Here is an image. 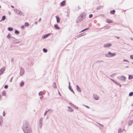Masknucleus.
Here are the masks:
<instances>
[{
	"label": "nucleus",
	"mask_w": 133,
	"mask_h": 133,
	"mask_svg": "<svg viewBox=\"0 0 133 133\" xmlns=\"http://www.w3.org/2000/svg\"><path fill=\"white\" fill-rule=\"evenodd\" d=\"M54 84H55V85H56V84H55V83H54Z\"/></svg>",
	"instance_id": "49530a36"
},
{
	"label": "nucleus",
	"mask_w": 133,
	"mask_h": 133,
	"mask_svg": "<svg viewBox=\"0 0 133 133\" xmlns=\"http://www.w3.org/2000/svg\"><path fill=\"white\" fill-rule=\"evenodd\" d=\"M43 51L45 52H46L47 51V50L45 49H43Z\"/></svg>",
	"instance_id": "b1692460"
},
{
	"label": "nucleus",
	"mask_w": 133,
	"mask_h": 133,
	"mask_svg": "<svg viewBox=\"0 0 133 133\" xmlns=\"http://www.w3.org/2000/svg\"><path fill=\"white\" fill-rule=\"evenodd\" d=\"M117 38H119V37H117Z\"/></svg>",
	"instance_id": "37998d69"
},
{
	"label": "nucleus",
	"mask_w": 133,
	"mask_h": 133,
	"mask_svg": "<svg viewBox=\"0 0 133 133\" xmlns=\"http://www.w3.org/2000/svg\"><path fill=\"white\" fill-rule=\"evenodd\" d=\"M121 131V128L119 129L118 130V132L119 133H120Z\"/></svg>",
	"instance_id": "a878e982"
},
{
	"label": "nucleus",
	"mask_w": 133,
	"mask_h": 133,
	"mask_svg": "<svg viewBox=\"0 0 133 133\" xmlns=\"http://www.w3.org/2000/svg\"><path fill=\"white\" fill-rule=\"evenodd\" d=\"M21 28L23 29H24L25 28L24 26L23 25H22L21 26Z\"/></svg>",
	"instance_id": "2f4dec72"
},
{
	"label": "nucleus",
	"mask_w": 133,
	"mask_h": 133,
	"mask_svg": "<svg viewBox=\"0 0 133 133\" xmlns=\"http://www.w3.org/2000/svg\"><path fill=\"white\" fill-rule=\"evenodd\" d=\"M92 16H93L91 14H90V15H89V18H91L92 17Z\"/></svg>",
	"instance_id": "bb28decb"
},
{
	"label": "nucleus",
	"mask_w": 133,
	"mask_h": 133,
	"mask_svg": "<svg viewBox=\"0 0 133 133\" xmlns=\"http://www.w3.org/2000/svg\"><path fill=\"white\" fill-rule=\"evenodd\" d=\"M43 94V92L42 91H40L39 93V96H42L40 97L41 99H42V95Z\"/></svg>",
	"instance_id": "6e6552de"
},
{
	"label": "nucleus",
	"mask_w": 133,
	"mask_h": 133,
	"mask_svg": "<svg viewBox=\"0 0 133 133\" xmlns=\"http://www.w3.org/2000/svg\"><path fill=\"white\" fill-rule=\"evenodd\" d=\"M5 92H3V95H5Z\"/></svg>",
	"instance_id": "72a5a7b5"
},
{
	"label": "nucleus",
	"mask_w": 133,
	"mask_h": 133,
	"mask_svg": "<svg viewBox=\"0 0 133 133\" xmlns=\"http://www.w3.org/2000/svg\"><path fill=\"white\" fill-rule=\"evenodd\" d=\"M133 95V93L132 92H130L129 94V96H132Z\"/></svg>",
	"instance_id": "5701e85b"
},
{
	"label": "nucleus",
	"mask_w": 133,
	"mask_h": 133,
	"mask_svg": "<svg viewBox=\"0 0 133 133\" xmlns=\"http://www.w3.org/2000/svg\"><path fill=\"white\" fill-rule=\"evenodd\" d=\"M116 55V54L115 53H111L110 52H109L108 53V54L106 56L108 57H111L115 56Z\"/></svg>",
	"instance_id": "7ed1b4c3"
},
{
	"label": "nucleus",
	"mask_w": 133,
	"mask_h": 133,
	"mask_svg": "<svg viewBox=\"0 0 133 133\" xmlns=\"http://www.w3.org/2000/svg\"><path fill=\"white\" fill-rule=\"evenodd\" d=\"M85 107L87 108H89V107H88V106H85Z\"/></svg>",
	"instance_id": "f704fd0d"
},
{
	"label": "nucleus",
	"mask_w": 133,
	"mask_h": 133,
	"mask_svg": "<svg viewBox=\"0 0 133 133\" xmlns=\"http://www.w3.org/2000/svg\"><path fill=\"white\" fill-rule=\"evenodd\" d=\"M132 123V120H130L128 122V124L129 125H131Z\"/></svg>",
	"instance_id": "2eb2a0df"
},
{
	"label": "nucleus",
	"mask_w": 133,
	"mask_h": 133,
	"mask_svg": "<svg viewBox=\"0 0 133 133\" xmlns=\"http://www.w3.org/2000/svg\"><path fill=\"white\" fill-rule=\"evenodd\" d=\"M115 11L114 10H113L112 11H111L110 12V13L111 14H114L115 13Z\"/></svg>",
	"instance_id": "4468645a"
},
{
	"label": "nucleus",
	"mask_w": 133,
	"mask_h": 133,
	"mask_svg": "<svg viewBox=\"0 0 133 133\" xmlns=\"http://www.w3.org/2000/svg\"><path fill=\"white\" fill-rule=\"evenodd\" d=\"M47 111H46L45 112V113H44V116H45V115H46V114H47Z\"/></svg>",
	"instance_id": "473e14b6"
},
{
	"label": "nucleus",
	"mask_w": 133,
	"mask_h": 133,
	"mask_svg": "<svg viewBox=\"0 0 133 133\" xmlns=\"http://www.w3.org/2000/svg\"><path fill=\"white\" fill-rule=\"evenodd\" d=\"M111 80H112L114 82V81L112 79H111Z\"/></svg>",
	"instance_id": "ea45409f"
},
{
	"label": "nucleus",
	"mask_w": 133,
	"mask_h": 133,
	"mask_svg": "<svg viewBox=\"0 0 133 133\" xmlns=\"http://www.w3.org/2000/svg\"><path fill=\"white\" fill-rule=\"evenodd\" d=\"M17 13L18 15H22L23 14V13L21 11H20L18 10L17 12Z\"/></svg>",
	"instance_id": "0eeeda50"
},
{
	"label": "nucleus",
	"mask_w": 133,
	"mask_h": 133,
	"mask_svg": "<svg viewBox=\"0 0 133 133\" xmlns=\"http://www.w3.org/2000/svg\"><path fill=\"white\" fill-rule=\"evenodd\" d=\"M70 90H71V91H72V92H74V91L72 89H70Z\"/></svg>",
	"instance_id": "c9c22d12"
},
{
	"label": "nucleus",
	"mask_w": 133,
	"mask_h": 133,
	"mask_svg": "<svg viewBox=\"0 0 133 133\" xmlns=\"http://www.w3.org/2000/svg\"><path fill=\"white\" fill-rule=\"evenodd\" d=\"M25 26H28L29 25V24L28 23L26 22L25 23Z\"/></svg>",
	"instance_id": "aec40b11"
},
{
	"label": "nucleus",
	"mask_w": 133,
	"mask_h": 133,
	"mask_svg": "<svg viewBox=\"0 0 133 133\" xmlns=\"http://www.w3.org/2000/svg\"><path fill=\"white\" fill-rule=\"evenodd\" d=\"M5 111H4L3 112V115L4 116H5Z\"/></svg>",
	"instance_id": "c85d7f7f"
},
{
	"label": "nucleus",
	"mask_w": 133,
	"mask_h": 133,
	"mask_svg": "<svg viewBox=\"0 0 133 133\" xmlns=\"http://www.w3.org/2000/svg\"><path fill=\"white\" fill-rule=\"evenodd\" d=\"M7 37L9 38H10L11 37V35L10 34H8L7 36Z\"/></svg>",
	"instance_id": "4be33fe9"
},
{
	"label": "nucleus",
	"mask_w": 133,
	"mask_h": 133,
	"mask_svg": "<svg viewBox=\"0 0 133 133\" xmlns=\"http://www.w3.org/2000/svg\"><path fill=\"white\" fill-rule=\"evenodd\" d=\"M88 28H86V29H85L84 30H82V32L84 31H85V30H88Z\"/></svg>",
	"instance_id": "7c9ffc66"
},
{
	"label": "nucleus",
	"mask_w": 133,
	"mask_h": 133,
	"mask_svg": "<svg viewBox=\"0 0 133 133\" xmlns=\"http://www.w3.org/2000/svg\"><path fill=\"white\" fill-rule=\"evenodd\" d=\"M65 1H64L62 2L61 3V5L62 6H63L65 5Z\"/></svg>",
	"instance_id": "9b49d317"
},
{
	"label": "nucleus",
	"mask_w": 133,
	"mask_h": 133,
	"mask_svg": "<svg viewBox=\"0 0 133 133\" xmlns=\"http://www.w3.org/2000/svg\"><path fill=\"white\" fill-rule=\"evenodd\" d=\"M1 8V6L0 5V8Z\"/></svg>",
	"instance_id": "de8ad7c7"
},
{
	"label": "nucleus",
	"mask_w": 133,
	"mask_h": 133,
	"mask_svg": "<svg viewBox=\"0 0 133 133\" xmlns=\"http://www.w3.org/2000/svg\"><path fill=\"white\" fill-rule=\"evenodd\" d=\"M13 29L12 28L9 27L8 28V30L10 31H12L13 30Z\"/></svg>",
	"instance_id": "6ab92c4d"
},
{
	"label": "nucleus",
	"mask_w": 133,
	"mask_h": 133,
	"mask_svg": "<svg viewBox=\"0 0 133 133\" xmlns=\"http://www.w3.org/2000/svg\"><path fill=\"white\" fill-rule=\"evenodd\" d=\"M2 121V117H0V126L1 125V123Z\"/></svg>",
	"instance_id": "a211bd4d"
},
{
	"label": "nucleus",
	"mask_w": 133,
	"mask_h": 133,
	"mask_svg": "<svg viewBox=\"0 0 133 133\" xmlns=\"http://www.w3.org/2000/svg\"><path fill=\"white\" fill-rule=\"evenodd\" d=\"M73 111V110L72 109H71L70 110V111Z\"/></svg>",
	"instance_id": "4c0bfd02"
},
{
	"label": "nucleus",
	"mask_w": 133,
	"mask_h": 133,
	"mask_svg": "<svg viewBox=\"0 0 133 133\" xmlns=\"http://www.w3.org/2000/svg\"><path fill=\"white\" fill-rule=\"evenodd\" d=\"M56 21H57V22L58 23H59L60 22V19L57 16H56Z\"/></svg>",
	"instance_id": "f8f14e48"
},
{
	"label": "nucleus",
	"mask_w": 133,
	"mask_h": 133,
	"mask_svg": "<svg viewBox=\"0 0 133 133\" xmlns=\"http://www.w3.org/2000/svg\"><path fill=\"white\" fill-rule=\"evenodd\" d=\"M49 35H48V34L46 35H44V36H43L42 37L43 38H46V37H47Z\"/></svg>",
	"instance_id": "f3484780"
},
{
	"label": "nucleus",
	"mask_w": 133,
	"mask_h": 133,
	"mask_svg": "<svg viewBox=\"0 0 133 133\" xmlns=\"http://www.w3.org/2000/svg\"><path fill=\"white\" fill-rule=\"evenodd\" d=\"M8 88V86L7 85H6L4 86V88L5 89H7Z\"/></svg>",
	"instance_id": "cd10ccee"
},
{
	"label": "nucleus",
	"mask_w": 133,
	"mask_h": 133,
	"mask_svg": "<svg viewBox=\"0 0 133 133\" xmlns=\"http://www.w3.org/2000/svg\"><path fill=\"white\" fill-rule=\"evenodd\" d=\"M70 88V89H71V88Z\"/></svg>",
	"instance_id": "c03bdc74"
},
{
	"label": "nucleus",
	"mask_w": 133,
	"mask_h": 133,
	"mask_svg": "<svg viewBox=\"0 0 133 133\" xmlns=\"http://www.w3.org/2000/svg\"><path fill=\"white\" fill-rule=\"evenodd\" d=\"M130 58H131L133 59V55H130Z\"/></svg>",
	"instance_id": "c756f323"
},
{
	"label": "nucleus",
	"mask_w": 133,
	"mask_h": 133,
	"mask_svg": "<svg viewBox=\"0 0 133 133\" xmlns=\"http://www.w3.org/2000/svg\"><path fill=\"white\" fill-rule=\"evenodd\" d=\"M124 61H127L126 60H123Z\"/></svg>",
	"instance_id": "58836bf2"
},
{
	"label": "nucleus",
	"mask_w": 133,
	"mask_h": 133,
	"mask_svg": "<svg viewBox=\"0 0 133 133\" xmlns=\"http://www.w3.org/2000/svg\"><path fill=\"white\" fill-rule=\"evenodd\" d=\"M68 108H69V109H71V108L70 107H68Z\"/></svg>",
	"instance_id": "e433bc0d"
},
{
	"label": "nucleus",
	"mask_w": 133,
	"mask_h": 133,
	"mask_svg": "<svg viewBox=\"0 0 133 133\" xmlns=\"http://www.w3.org/2000/svg\"><path fill=\"white\" fill-rule=\"evenodd\" d=\"M24 84V82L23 81H22L20 83V86L21 87L23 86Z\"/></svg>",
	"instance_id": "dca6fc26"
},
{
	"label": "nucleus",
	"mask_w": 133,
	"mask_h": 133,
	"mask_svg": "<svg viewBox=\"0 0 133 133\" xmlns=\"http://www.w3.org/2000/svg\"><path fill=\"white\" fill-rule=\"evenodd\" d=\"M85 16L82 14L78 17L77 18V22L81 21L85 18Z\"/></svg>",
	"instance_id": "f03ea898"
},
{
	"label": "nucleus",
	"mask_w": 133,
	"mask_h": 133,
	"mask_svg": "<svg viewBox=\"0 0 133 133\" xmlns=\"http://www.w3.org/2000/svg\"><path fill=\"white\" fill-rule=\"evenodd\" d=\"M106 22L108 23H113L112 21L110 19H107L106 20Z\"/></svg>",
	"instance_id": "423d86ee"
},
{
	"label": "nucleus",
	"mask_w": 133,
	"mask_h": 133,
	"mask_svg": "<svg viewBox=\"0 0 133 133\" xmlns=\"http://www.w3.org/2000/svg\"><path fill=\"white\" fill-rule=\"evenodd\" d=\"M76 88L77 90L79 92H81V89L80 88L78 87V86L77 85H76Z\"/></svg>",
	"instance_id": "9d476101"
},
{
	"label": "nucleus",
	"mask_w": 133,
	"mask_h": 133,
	"mask_svg": "<svg viewBox=\"0 0 133 133\" xmlns=\"http://www.w3.org/2000/svg\"><path fill=\"white\" fill-rule=\"evenodd\" d=\"M94 99L96 100H98V99L99 98L96 95H94Z\"/></svg>",
	"instance_id": "1a4fd4ad"
},
{
	"label": "nucleus",
	"mask_w": 133,
	"mask_h": 133,
	"mask_svg": "<svg viewBox=\"0 0 133 133\" xmlns=\"http://www.w3.org/2000/svg\"><path fill=\"white\" fill-rule=\"evenodd\" d=\"M5 70V68H3L1 69L0 70V74H2L3 72Z\"/></svg>",
	"instance_id": "39448f33"
},
{
	"label": "nucleus",
	"mask_w": 133,
	"mask_h": 133,
	"mask_svg": "<svg viewBox=\"0 0 133 133\" xmlns=\"http://www.w3.org/2000/svg\"><path fill=\"white\" fill-rule=\"evenodd\" d=\"M5 16H3V17H2V21H3V20H5Z\"/></svg>",
	"instance_id": "412c9836"
},
{
	"label": "nucleus",
	"mask_w": 133,
	"mask_h": 133,
	"mask_svg": "<svg viewBox=\"0 0 133 133\" xmlns=\"http://www.w3.org/2000/svg\"><path fill=\"white\" fill-rule=\"evenodd\" d=\"M111 45V44L110 43H107L104 45V47H108L110 46Z\"/></svg>",
	"instance_id": "20e7f679"
},
{
	"label": "nucleus",
	"mask_w": 133,
	"mask_h": 133,
	"mask_svg": "<svg viewBox=\"0 0 133 133\" xmlns=\"http://www.w3.org/2000/svg\"><path fill=\"white\" fill-rule=\"evenodd\" d=\"M78 8L79 9H80V8H79V6H78Z\"/></svg>",
	"instance_id": "79ce46f5"
},
{
	"label": "nucleus",
	"mask_w": 133,
	"mask_h": 133,
	"mask_svg": "<svg viewBox=\"0 0 133 133\" xmlns=\"http://www.w3.org/2000/svg\"><path fill=\"white\" fill-rule=\"evenodd\" d=\"M11 7H12V8H14V7L13 6H11Z\"/></svg>",
	"instance_id": "a19ab883"
},
{
	"label": "nucleus",
	"mask_w": 133,
	"mask_h": 133,
	"mask_svg": "<svg viewBox=\"0 0 133 133\" xmlns=\"http://www.w3.org/2000/svg\"><path fill=\"white\" fill-rule=\"evenodd\" d=\"M23 129L25 133H32L30 128L28 127V125L26 124L23 125Z\"/></svg>",
	"instance_id": "f257e3e1"
},
{
	"label": "nucleus",
	"mask_w": 133,
	"mask_h": 133,
	"mask_svg": "<svg viewBox=\"0 0 133 133\" xmlns=\"http://www.w3.org/2000/svg\"><path fill=\"white\" fill-rule=\"evenodd\" d=\"M55 27L57 29H60V28L59 27L58 25L57 24H55L54 25Z\"/></svg>",
	"instance_id": "ddd939ff"
},
{
	"label": "nucleus",
	"mask_w": 133,
	"mask_h": 133,
	"mask_svg": "<svg viewBox=\"0 0 133 133\" xmlns=\"http://www.w3.org/2000/svg\"><path fill=\"white\" fill-rule=\"evenodd\" d=\"M15 33L16 34H19V32L17 30H16L15 31Z\"/></svg>",
	"instance_id": "393cba45"
},
{
	"label": "nucleus",
	"mask_w": 133,
	"mask_h": 133,
	"mask_svg": "<svg viewBox=\"0 0 133 133\" xmlns=\"http://www.w3.org/2000/svg\"><path fill=\"white\" fill-rule=\"evenodd\" d=\"M41 20V19H39V21H40Z\"/></svg>",
	"instance_id": "a18cd8bd"
}]
</instances>
